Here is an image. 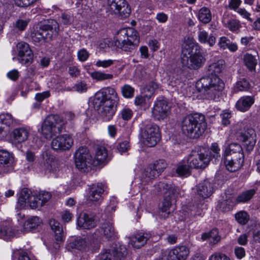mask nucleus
I'll use <instances>...</instances> for the list:
<instances>
[{"instance_id":"8fccbe9b","label":"nucleus","mask_w":260,"mask_h":260,"mask_svg":"<svg viewBox=\"0 0 260 260\" xmlns=\"http://www.w3.org/2000/svg\"><path fill=\"white\" fill-rule=\"evenodd\" d=\"M122 96L126 99H131L134 96L135 89L129 84H124L121 87Z\"/></svg>"},{"instance_id":"680f3d73","label":"nucleus","mask_w":260,"mask_h":260,"mask_svg":"<svg viewBox=\"0 0 260 260\" xmlns=\"http://www.w3.org/2000/svg\"><path fill=\"white\" fill-rule=\"evenodd\" d=\"M27 204L32 209H36L40 207L39 201L38 200L37 194H31L29 199L28 200Z\"/></svg>"},{"instance_id":"774afa93","label":"nucleus","mask_w":260,"mask_h":260,"mask_svg":"<svg viewBox=\"0 0 260 260\" xmlns=\"http://www.w3.org/2000/svg\"><path fill=\"white\" fill-rule=\"evenodd\" d=\"M208 260H230V258L225 254L216 252L212 254Z\"/></svg>"},{"instance_id":"20e7f679","label":"nucleus","mask_w":260,"mask_h":260,"mask_svg":"<svg viewBox=\"0 0 260 260\" xmlns=\"http://www.w3.org/2000/svg\"><path fill=\"white\" fill-rule=\"evenodd\" d=\"M181 127L183 134L190 138L196 139L204 133L207 127V123L204 115L195 113L184 117Z\"/></svg>"},{"instance_id":"c9c22d12","label":"nucleus","mask_w":260,"mask_h":260,"mask_svg":"<svg viewBox=\"0 0 260 260\" xmlns=\"http://www.w3.org/2000/svg\"><path fill=\"white\" fill-rule=\"evenodd\" d=\"M217 45L221 50L228 49L231 52H235L238 50V45L236 43L232 42L225 36L219 38Z\"/></svg>"},{"instance_id":"a18cd8bd","label":"nucleus","mask_w":260,"mask_h":260,"mask_svg":"<svg viewBox=\"0 0 260 260\" xmlns=\"http://www.w3.org/2000/svg\"><path fill=\"white\" fill-rule=\"evenodd\" d=\"M151 95L142 94L136 96L135 99V104L136 106H145L150 104Z\"/></svg>"},{"instance_id":"0eeeda50","label":"nucleus","mask_w":260,"mask_h":260,"mask_svg":"<svg viewBox=\"0 0 260 260\" xmlns=\"http://www.w3.org/2000/svg\"><path fill=\"white\" fill-rule=\"evenodd\" d=\"M62 119L58 115H49L42 123L41 133L46 139H50L62 132Z\"/></svg>"},{"instance_id":"9b49d317","label":"nucleus","mask_w":260,"mask_h":260,"mask_svg":"<svg viewBox=\"0 0 260 260\" xmlns=\"http://www.w3.org/2000/svg\"><path fill=\"white\" fill-rule=\"evenodd\" d=\"M74 144L72 136L69 134L60 135L53 139L51 148L57 152L69 150Z\"/></svg>"},{"instance_id":"5fc2aeb1","label":"nucleus","mask_w":260,"mask_h":260,"mask_svg":"<svg viewBox=\"0 0 260 260\" xmlns=\"http://www.w3.org/2000/svg\"><path fill=\"white\" fill-rule=\"evenodd\" d=\"M151 166L159 175L166 168L167 164L165 160L159 159L154 162Z\"/></svg>"},{"instance_id":"58836bf2","label":"nucleus","mask_w":260,"mask_h":260,"mask_svg":"<svg viewBox=\"0 0 260 260\" xmlns=\"http://www.w3.org/2000/svg\"><path fill=\"white\" fill-rule=\"evenodd\" d=\"M104 236L108 240H113L117 238L113 223L110 221L105 222L102 226Z\"/></svg>"},{"instance_id":"7ed1b4c3","label":"nucleus","mask_w":260,"mask_h":260,"mask_svg":"<svg viewBox=\"0 0 260 260\" xmlns=\"http://www.w3.org/2000/svg\"><path fill=\"white\" fill-rule=\"evenodd\" d=\"M109 160L108 152L104 146L97 147L94 159H92L88 149L85 147H80L75 154L76 167L80 170H84L90 165L98 166Z\"/></svg>"},{"instance_id":"09e8293b","label":"nucleus","mask_w":260,"mask_h":260,"mask_svg":"<svg viewBox=\"0 0 260 260\" xmlns=\"http://www.w3.org/2000/svg\"><path fill=\"white\" fill-rule=\"evenodd\" d=\"M89 74L93 79L97 81H103L113 78V75L111 74H106L100 71H95Z\"/></svg>"},{"instance_id":"5701e85b","label":"nucleus","mask_w":260,"mask_h":260,"mask_svg":"<svg viewBox=\"0 0 260 260\" xmlns=\"http://www.w3.org/2000/svg\"><path fill=\"white\" fill-rule=\"evenodd\" d=\"M189 253V249L186 246H176L169 252L167 259L168 260H185Z\"/></svg>"},{"instance_id":"338daca9","label":"nucleus","mask_w":260,"mask_h":260,"mask_svg":"<svg viewBox=\"0 0 260 260\" xmlns=\"http://www.w3.org/2000/svg\"><path fill=\"white\" fill-rule=\"evenodd\" d=\"M220 116L222 119V124L224 126H227L230 123V119L231 117V114L229 111L226 110L223 111L220 114Z\"/></svg>"},{"instance_id":"bb28decb","label":"nucleus","mask_w":260,"mask_h":260,"mask_svg":"<svg viewBox=\"0 0 260 260\" xmlns=\"http://www.w3.org/2000/svg\"><path fill=\"white\" fill-rule=\"evenodd\" d=\"M221 22L224 27L233 32H238L242 27L239 20L230 17L228 14L223 15Z\"/></svg>"},{"instance_id":"39448f33","label":"nucleus","mask_w":260,"mask_h":260,"mask_svg":"<svg viewBox=\"0 0 260 260\" xmlns=\"http://www.w3.org/2000/svg\"><path fill=\"white\" fill-rule=\"evenodd\" d=\"M223 158L228 170L232 172L237 171L244 163V154L241 145L236 143L230 144L225 148Z\"/></svg>"},{"instance_id":"69168bd1","label":"nucleus","mask_w":260,"mask_h":260,"mask_svg":"<svg viewBox=\"0 0 260 260\" xmlns=\"http://www.w3.org/2000/svg\"><path fill=\"white\" fill-rule=\"evenodd\" d=\"M254 38L252 36H244L240 39V43L242 45L247 48L250 47L253 43Z\"/></svg>"},{"instance_id":"c756f323","label":"nucleus","mask_w":260,"mask_h":260,"mask_svg":"<svg viewBox=\"0 0 260 260\" xmlns=\"http://www.w3.org/2000/svg\"><path fill=\"white\" fill-rule=\"evenodd\" d=\"M29 133V128L26 127H21L14 129L12 132L14 141L18 143L25 142L27 140Z\"/></svg>"},{"instance_id":"423d86ee","label":"nucleus","mask_w":260,"mask_h":260,"mask_svg":"<svg viewBox=\"0 0 260 260\" xmlns=\"http://www.w3.org/2000/svg\"><path fill=\"white\" fill-rule=\"evenodd\" d=\"M139 43L138 34L132 28H121L115 37V45L125 51L134 49Z\"/></svg>"},{"instance_id":"393cba45","label":"nucleus","mask_w":260,"mask_h":260,"mask_svg":"<svg viewBox=\"0 0 260 260\" xmlns=\"http://www.w3.org/2000/svg\"><path fill=\"white\" fill-rule=\"evenodd\" d=\"M149 233H139L129 238V244L134 248H140L144 246L151 237Z\"/></svg>"},{"instance_id":"de8ad7c7","label":"nucleus","mask_w":260,"mask_h":260,"mask_svg":"<svg viewBox=\"0 0 260 260\" xmlns=\"http://www.w3.org/2000/svg\"><path fill=\"white\" fill-rule=\"evenodd\" d=\"M190 168L188 165L179 164L176 169V173L179 177H187L190 175Z\"/></svg>"},{"instance_id":"603ef678","label":"nucleus","mask_w":260,"mask_h":260,"mask_svg":"<svg viewBox=\"0 0 260 260\" xmlns=\"http://www.w3.org/2000/svg\"><path fill=\"white\" fill-rule=\"evenodd\" d=\"M250 87V84L248 81L245 79H242L238 81L234 86L235 92L243 91L247 90Z\"/></svg>"},{"instance_id":"2f4dec72","label":"nucleus","mask_w":260,"mask_h":260,"mask_svg":"<svg viewBox=\"0 0 260 260\" xmlns=\"http://www.w3.org/2000/svg\"><path fill=\"white\" fill-rule=\"evenodd\" d=\"M176 199H172V195L170 194L165 195L164 200L162 203V206L160 208L159 217L165 218L168 216L170 213V208L173 202L176 201Z\"/></svg>"},{"instance_id":"f704fd0d","label":"nucleus","mask_w":260,"mask_h":260,"mask_svg":"<svg viewBox=\"0 0 260 260\" xmlns=\"http://www.w3.org/2000/svg\"><path fill=\"white\" fill-rule=\"evenodd\" d=\"M203 240H209V243L211 245L217 244L221 240V236L219 234L217 229H213L209 232L204 233L201 235Z\"/></svg>"},{"instance_id":"6e6d98bb","label":"nucleus","mask_w":260,"mask_h":260,"mask_svg":"<svg viewBox=\"0 0 260 260\" xmlns=\"http://www.w3.org/2000/svg\"><path fill=\"white\" fill-rule=\"evenodd\" d=\"M38 200L39 201L40 207L43 206L51 198V194L47 191H41L37 193Z\"/></svg>"},{"instance_id":"bf43d9fd","label":"nucleus","mask_w":260,"mask_h":260,"mask_svg":"<svg viewBox=\"0 0 260 260\" xmlns=\"http://www.w3.org/2000/svg\"><path fill=\"white\" fill-rule=\"evenodd\" d=\"M28 21H29L28 20L19 19L13 24L14 28L17 29L19 31H22L26 28L28 25Z\"/></svg>"},{"instance_id":"c85d7f7f","label":"nucleus","mask_w":260,"mask_h":260,"mask_svg":"<svg viewBox=\"0 0 260 260\" xmlns=\"http://www.w3.org/2000/svg\"><path fill=\"white\" fill-rule=\"evenodd\" d=\"M49 223L51 230L54 233L55 238L57 242L54 245V247L55 249H57L59 247V242L63 240V233L62 227L59 222L54 219H51L49 220Z\"/></svg>"},{"instance_id":"dca6fc26","label":"nucleus","mask_w":260,"mask_h":260,"mask_svg":"<svg viewBox=\"0 0 260 260\" xmlns=\"http://www.w3.org/2000/svg\"><path fill=\"white\" fill-rule=\"evenodd\" d=\"M156 192L158 193L164 194V196L170 194L172 199H177L180 195V190L179 187L175 186L171 183L166 181H160L154 185Z\"/></svg>"},{"instance_id":"f03ea898","label":"nucleus","mask_w":260,"mask_h":260,"mask_svg":"<svg viewBox=\"0 0 260 260\" xmlns=\"http://www.w3.org/2000/svg\"><path fill=\"white\" fill-rule=\"evenodd\" d=\"M181 58L182 65L191 70L200 69L206 61L199 45L189 37L184 39Z\"/></svg>"},{"instance_id":"e2e57ef3","label":"nucleus","mask_w":260,"mask_h":260,"mask_svg":"<svg viewBox=\"0 0 260 260\" xmlns=\"http://www.w3.org/2000/svg\"><path fill=\"white\" fill-rule=\"evenodd\" d=\"M129 141L128 140H124L122 142H119L117 149L118 151L121 153L125 152L129 149Z\"/></svg>"},{"instance_id":"473e14b6","label":"nucleus","mask_w":260,"mask_h":260,"mask_svg":"<svg viewBox=\"0 0 260 260\" xmlns=\"http://www.w3.org/2000/svg\"><path fill=\"white\" fill-rule=\"evenodd\" d=\"M254 102V99L251 96H243L239 99L236 104V108L241 112H245L249 109Z\"/></svg>"},{"instance_id":"4be33fe9","label":"nucleus","mask_w":260,"mask_h":260,"mask_svg":"<svg viewBox=\"0 0 260 260\" xmlns=\"http://www.w3.org/2000/svg\"><path fill=\"white\" fill-rule=\"evenodd\" d=\"M43 162L42 168L45 173L55 172L58 168L59 163L56 158L52 155L46 152L43 154Z\"/></svg>"},{"instance_id":"052dcab7","label":"nucleus","mask_w":260,"mask_h":260,"mask_svg":"<svg viewBox=\"0 0 260 260\" xmlns=\"http://www.w3.org/2000/svg\"><path fill=\"white\" fill-rule=\"evenodd\" d=\"M32 38L36 42H40L42 41H46L45 35H44V31L42 29V26L40 27L39 30H37L33 33L32 35Z\"/></svg>"},{"instance_id":"6e6552de","label":"nucleus","mask_w":260,"mask_h":260,"mask_svg":"<svg viewBox=\"0 0 260 260\" xmlns=\"http://www.w3.org/2000/svg\"><path fill=\"white\" fill-rule=\"evenodd\" d=\"M205 152V149L200 147L192 150L187 160L189 167L194 169L205 168L210 162V157Z\"/></svg>"},{"instance_id":"c03bdc74","label":"nucleus","mask_w":260,"mask_h":260,"mask_svg":"<svg viewBox=\"0 0 260 260\" xmlns=\"http://www.w3.org/2000/svg\"><path fill=\"white\" fill-rule=\"evenodd\" d=\"M31 194V192L27 188H23L21 190L18 199V204L20 208H23L27 204Z\"/></svg>"},{"instance_id":"9d476101","label":"nucleus","mask_w":260,"mask_h":260,"mask_svg":"<svg viewBox=\"0 0 260 260\" xmlns=\"http://www.w3.org/2000/svg\"><path fill=\"white\" fill-rule=\"evenodd\" d=\"M170 110V107L166 100L163 98H157L151 110L152 116L155 120L162 121L168 117Z\"/></svg>"},{"instance_id":"0e129e2a","label":"nucleus","mask_w":260,"mask_h":260,"mask_svg":"<svg viewBox=\"0 0 260 260\" xmlns=\"http://www.w3.org/2000/svg\"><path fill=\"white\" fill-rule=\"evenodd\" d=\"M158 87V85L157 83L154 82H151L148 84H147L145 89V92H148V93L147 95H151V97L154 93L156 89H157Z\"/></svg>"},{"instance_id":"4468645a","label":"nucleus","mask_w":260,"mask_h":260,"mask_svg":"<svg viewBox=\"0 0 260 260\" xmlns=\"http://www.w3.org/2000/svg\"><path fill=\"white\" fill-rule=\"evenodd\" d=\"M238 139L242 141L248 151H251L256 143V135L252 128H248L237 134Z\"/></svg>"},{"instance_id":"864d4df0","label":"nucleus","mask_w":260,"mask_h":260,"mask_svg":"<svg viewBox=\"0 0 260 260\" xmlns=\"http://www.w3.org/2000/svg\"><path fill=\"white\" fill-rule=\"evenodd\" d=\"M235 218L241 224H245L249 219L247 213L244 211H241L235 214Z\"/></svg>"},{"instance_id":"79ce46f5","label":"nucleus","mask_w":260,"mask_h":260,"mask_svg":"<svg viewBox=\"0 0 260 260\" xmlns=\"http://www.w3.org/2000/svg\"><path fill=\"white\" fill-rule=\"evenodd\" d=\"M198 19L204 23H209L212 19L210 9L207 7L201 8L198 13Z\"/></svg>"},{"instance_id":"f257e3e1","label":"nucleus","mask_w":260,"mask_h":260,"mask_svg":"<svg viewBox=\"0 0 260 260\" xmlns=\"http://www.w3.org/2000/svg\"><path fill=\"white\" fill-rule=\"evenodd\" d=\"M224 61L222 59L210 64L208 68V74L212 77H203L196 83L197 89L202 92L205 98L213 101H217L218 94L224 88L223 81L216 75L221 72Z\"/></svg>"},{"instance_id":"a878e982","label":"nucleus","mask_w":260,"mask_h":260,"mask_svg":"<svg viewBox=\"0 0 260 260\" xmlns=\"http://www.w3.org/2000/svg\"><path fill=\"white\" fill-rule=\"evenodd\" d=\"M77 224L83 229H90L96 225V221L95 219L94 215L83 213L78 218Z\"/></svg>"},{"instance_id":"4d7b16f0","label":"nucleus","mask_w":260,"mask_h":260,"mask_svg":"<svg viewBox=\"0 0 260 260\" xmlns=\"http://www.w3.org/2000/svg\"><path fill=\"white\" fill-rule=\"evenodd\" d=\"M14 122V118L9 113H3L0 115V122L9 127Z\"/></svg>"},{"instance_id":"aec40b11","label":"nucleus","mask_w":260,"mask_h":260,"mask_svg":"<svg viewBox=\"0 0 260 260\" xmlns=\"http://www.w3.org/2000/svg\"><path fill=\"white\" fill-rule=\"evenodd\" d=\"M106 186L102 183L93 184L90 188L87 200L93 203H100L103 201V194Z\"/></svg>"},{"instance_id":"1a4fd4ad","label":"nucleus","mask_w":260,"mask_h":260,"mask_svg":"<svg viewBox=\"0 0 260 260\" xmlns=\"http://www.w3.org/2000/svg\"><path fill=\"white\" fill-rule=\"evenodd\" d=\"M142 137L145 145L154 146L160 139L159 127L154 123H147L142 129Z\"/></svg>"},{"instance_id":"b1692460","label":"nucleus","mask_w":260,"mask_h":260,"mask_svg":"<svg viewBox=\"0 0 260 260\" xmlns=\"http://www.w3.org/2000/svg\"><path fill=\"white\" fill-rule=\"evenodd\" d=\"M13 160L12 154L7 150H0V174L7 173Z\"/></svg>"},{"instance_id":"ddd939ff","label":"nucleus","mask_w":260,"mask_h":260,"mask_svg":"<svg viewBox=\"0 0 260 260\" xmlns=\"http://www.w3.org/2000/svg\"><path fill=\"white\" fill-rule=\"evenodd\" d=\"M108 4L112 11L122 18H126L131 14L130 6L125 0H108Z\"/></svg>"},{"instance_id":"ea45409f","label":"nucleus","mask_w":260,"mask_h":260,"mask_svg":"<svg viewBox=\"0 0 260 260\" xmlns=\"http://www.w3.org/2000/svg\"><path fill=\"white\" fill-rule=\"evenodd\" d=\"M198 40L201 43H207L210 46H213L216 42V38L212 34L208 35L205 30L200 31L198 32Z\"/></svg>"},{"instance_id":"cd10ccee","label":"nucleus","mask_w":260,"mask_h":260,"mask_svg":"<svg viewBox=\"0 0 260 260\" xmlns=\"http://www.w3.org/2000/svg\"><path fill=\"white\" fill-rule=\"evenodd\" d=\"M213 192L212 184L207 180L199 183L196 186V192L203 199L209 197Z\"/></svg>"},{"instance_id":"2eb2a0df","label":"nucleus","mask_w":260,"mask_h":260,"mask_svg":"<svg viewBox=\"0 0 260 260\" xmlns=\"http://www.w3.org/2000/svg\"><path fill=\"white\" fill-rule=\"evenodd\" d=\"M99 103V113L105 121H110L116 110L117 104H113L109 101H95Z\"/></svg>"},{"instance_id":"72a5a7b5","label":"nucleus","mask_w":260,"mask_h":260,"mask_svg":"<svg viewBox=\"0 0 260 260\" xmlns=\"http://www.w3.org/2000/svg\"><path fill=\"white\" fill-rule=\"evenodd\" d=\"M15 235V231L7 222H2L0 223V238L8 240L14 237Z\"/></svg>"},{"instance_id":"a211bd4d","label":"nucleus","mask_w":260,"mask_h":260,"mask_svg":"<svg viewBox=\"0 0 260 260\" xmlns=\"http://www.w3.org/2000/svg\"><path fill=\"white\" fill-rule=\"evenodd\" d=\"M127 254L124 246H120L116 249H106L100 254L101 260H121Z\"/></svg>"},{"instance_id":"49530a36","label":"nucleus","mask_w":260,"mask_h":260,"mask_svg":"<svg viewBox=\"0 0 260 260\" xmlns=\"http://www.w3.org/2000/svg\"><path fill=\"white\" fill-rule=\"evenodd\" d=\"M243 60L244 64L250 71L255 70L257 62L256 59L253 55L247 53L244 55Z\"/></svg>"},{"instance_id":"3c124183","label":"nucleus","mask_w":260,"mask_h":260,"mask_svg":"<svg viewBox=\"0 0 260 260\" xmlns=\"http://www.w3.org/2000/svg\"><path fill=\"white\" fill-rule=\"evenodd\" d=\"M133 114V111L131 109L124 107L120 111L118 116L124 121H128L132 118Z\"/></svg>"},{"instance_id":"4c0bfd02","label":"nucleus","mask_w":260,"mask_h":260,"mask_svg":"<svg viewBox=\"0 0 260 260\" xmlns=\"http://www.w3.org/2000/svg\"><path fill=\"white\" fill-rule=\"evenodd\" d=\"M42 224V220L37 216H32L27 219L23 225V231L28 232L36 229Z\"/></svg>"},{"instance_id":"f3484780","label":"nucleus","mask_w":260,"mask_h":260,"mask_svg":"<svg viewBox=\"0 0 260 260\" xmlns=\"http://www.w3.org/2000/svg\"><path fill=\"white\" fill-rule=\"evenodd\" d=\"M95 101H109L113 104H118L119 98L115 89L108 87L97 92L95 95Z\"/></svg>"},{"instance_id":"f8f14e48","label":"nucleus","mask_w":260,"mask_h":260,"mask_svg":"<svg viewBox=\"0 0 260 260\" xmlns=\"http://www.w3.org/2000/svg\"><path fill=\"white\" fill-rule=\"evenodd\" d=\"M17 49L19 62L26 66L30 64L33 61L34 54L29 45L25 42H20L17 45Z\"/></svg>"},{"instance_id":"6ab92c4d","label":"nucleus","mask_w":260,"mask_h":260,"mask_svg":"<svg viewBox=\"0 0 260 260\" xmlns=\"http://www.w3.org/2000/svg\"><path fill=\"white\" fill-rule=\"evenodd\" d=\"M41 26L46 42L54 40L57 37L59 31V25L56 20H51L48 21L47 24H44Z\"/></svg>"},{"instance_id":"a19ab883","label":"nucleus","mask_w":260,"mask_h":260,"mask_svg":"<svg viewBox=\"0 0 260 260\" xmlns=\"http://www.w3.org/2000/svg\"><path fill=\"white\" fill-rule=\"evenodd\" d=\"M157 176H158V173L155 171L151 165H150L145 169L142 174V182L143 183H148Z\"/></svg>"},{"instance_id":"7c9ffc66","label":"nucleus","mask_w":260,"mask_h":260,"mask_svg":"<svg viewBox=\"0 0 260 260\" xmlns=\"http://www.w3.org/2000/svg\"><path fill=\"white\" fill-rule=\"evenodd\" d=\"M88 247V243L85 239L78 238L68 242L66 248L68 251L74 250H86Z\"/></svg>"},{"instance_id":"37998d69","label":"nucleus","mask_w":260,"mask_h":260,"mask_svg":"<svg viewBox=\"0 0 260 260\" xmlns=\"http://www.w3.org/2000/svg\"><path fill=\"white\" fill-rule=\"evenodd\" d=\"M255 193L254 189L245 190L240 193L236 198L237 203H245L248 202Z\"/></svg>"},{"instance_id":"e433bc0d","label":"nucleus","mask_w":260,"mask_h":260,"mask_svg":"<svg viewBox=\"0 0 260 260\" xmlns=\"http://www.w3.org/2000/svg\"><path fill=\"white\" fill-rule=\"evenodd\" d=\"M184 219L186 220H195L198 216H202V211L196 206H190L184 211Z\"/></svg>"},{"instance_id":"13d9d810","label":"nucleus","mask_w":260,"mask_h":260,"mask_svg":"<svg viewBox=\"0 0 260 260\" xmlns=\"http://www.w3.org/2000/svg\"><path fill=\"white\" fill-rule=\"evenodd\" d=\"M211 157L215 158V159H219L220 158V148L218 147L217 143H214L212 144L210 147V156Z\"/></svg>"},{"instance_id":"412c9836","label":"nucleus","mask_w":260,"mask_h":260,"mask_svg":"<svg viewBox=\"0 0 260 260\" xmlns=\"http://www.w3.org/2000/svg\"><path fill=\"white\" fill-rule=\"evenodd\" d=\"M43 162L42 168L45 173L55 172L58 168L59 163L56 158L52 155L46 152L43 154Z\"/></svg>"}]
</instances>
